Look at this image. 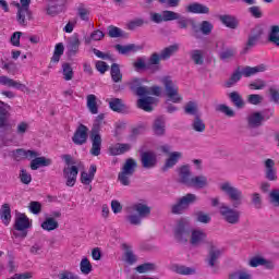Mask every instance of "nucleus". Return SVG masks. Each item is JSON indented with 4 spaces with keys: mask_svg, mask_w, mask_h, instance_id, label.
I'll list each match as a JSON object with an SVG mask.
<instances>
[{
    "mask_svg": "<svg viewBox=\"0 0 279 279\" xmlns=\"http://www.w3.org/2000/svg\"><path fill=\"white\" fill-rule=\"evenodd\" d=\"M220 191L229 197L231 201V206L221 203L219 197L210 198L213 208L219 207V215L222 217L223 221L230 223L231 226H236L241 221V213L236 208L243 206V192L235 187L230 182H225L220 184Z\"/></svg>",
    "mask_w": 279,
    "mask_h": 279,
    "instance_id": "f257e3e1",
    "label": "nucleus"
},
{
    "mask_svg": "<svg viewBox=\"0 0 279 279\" xmlns=\"http://www.w3.org/2000/svg\"><path fill=\"white\" fill-rule=\"evenodd\" d=\"M179 182L180 184H184L189 189H207L208 186V177L205 174L193 175L191 172V167L189 166H181L179 169Z\"/></svg>",
    "mask_w": 279,
    "mask_h": 279,
    "instance_id": "f03ea898",
    "label": "nucleus"
},
{
    "mask_svg": "<svg viewBox=\"0 0 279 279\" xmlns=\"http://www.w3.org/2000/svg\"><path fill=\"white\" fill-rule=\"evenodd\" d=\"M106 119V113H99L94 120L92 130L89 132V138L92 141V148L89 150L92 156H101V125H104V120Z\"/></svg>",
    "mask_w": 279,
    "mask_h": 279,
    "instance_id": "7ed1b4c3",
    "label": "nucleus"
},
{
    "mask_svg": "<svg viewBox=\"0 0 279 279\" xmlns=\"http://www.w3.org/2000/svg\"><path fill=\"white\" fill-rule=\"evenodd\" d=\"M265 71H267V65L264 63L253 68L250 65H246L242 70L241 68H238L232 73L230 78L225 83V86L226 88H232L234 84H236L238 82H241V77H252V75H256L258 73H265Z\"/></svg>",
    "mask_w": 279,
    "mask_h": 279,
    "instance_id": "20e7f679",
    "label": "nucleus"
},
{
    "mask_svg": "<svg viewBox=\"0 0 279 279\" xmlns=\"http://www.w3.org/2000/svg\"><path fill=\"white\" fill-rule=\"evenodd\" d=\"M129 213L137 214L128 215L125 217V220L131 226H141V223H143V219H147V217L151 215V207L143 203H135L131 207H129Z\"/></svg>",
    "mask_w": 279,
    "mask_h": 279,
    "instance_id": "39448f33",
    "label": "nucleus"
},
{
    "mask_svg": "<svg viewBox=\"0 0 279 279\" xmlns=\"http://www.w3.org/2000/svg\"><path fill=\"white\" fill-rule=\"evenodd\" d=\"M193 232V226L191 220L187 218H181L174 228V239L177 243L186 244L191 239V233Z\"/></svg>",
    "mask_w": 279,
    "mask_h": 279,
    "instance_id": "423d86ee",
    "label": "nucleus"
},
{
    "mask_svg": "<svg viewBox=\"0 0 279 279\" xmlns=\"http://www.w3.org/2000/svg\"><path fill=\"white\" fill-rule=\"evenodd\" d=\"M136 167H138L136 160L132 158L125 160L122 170L118 174V180L122 184V186H130V178L134 175Z\"/></svg>",
    "mask_w": 279,
    "mask_h": 279,
    "instance_id": "0eeeda50",
    "label": "nucleus"
},
{
    "mask_svg": "<svg viewBox=\"0 0 279 279\" xmlns=\"http://www.w3.org/2000/svg\"><path fill=\"white\" fill-rule=\"evenodd\" d=\"M195 202H197V195L187 193L171 206L172 215H182V213H184V210H189V206H191V204H195Z\"/></svg>",
    "mask_w": 279,
    "mask_h": 279,
    "instance_id": "6e6552de",
    "label": "nucleus"
},
{
    "mask_svg": "<svg viewBox=\"0 0 279 279\" xmlns=\"http://www.w3.org/2000/svg\"><path fill=\"white\" fill-rule=\"evenodd\" d=\"M14 230H17L16 233L14 232V236L16 239H25L27 236V230L32 228V222L29 221V218L25 214H19L15 218V222L13 226Z\"/></svg>",
    "mask_w": 279,
    "mask_h": 279,
    "instance_id": "1a4fd4ad",
    "label": "nucleus"
},
{
    "mask_svg": "<svg viewBox=\"0 0 279 279\" xmlns=\"http://www.w3.org/2000/svg\"><path fill=\"white\" fill-rule=\"evenodd\" d=\"M161 84H163L166 95L172 104H180L182 101V96L178 93L179 88L173 84L171 76H163Z\"/></svg>",
    "mask_w": 279,
    "mask_h": 279,
    "instance_id": "9d476101",
    "label": "nucleus"
},
{
    "mask_svg": "<svg viewBox=\"0 0 279 279\" xmlns=\"http://www.w3.org/2000/svg\"><path fill=\"white\" fill-rule=\"evenodd\" d=\"M223 256V248H219L215 243H208V254L205 259L208 267H217L219 265V258Z\"/></svg>",
    "mask_w": 279,
    "mask_h": 279,
    "instance_id": "9b49d317",
    "label": "nucleus"
},
{
    "mask_svg": "<svg viewBox=\"0 0 279 279\" xmlns=\"http://www.w3.org/2000/svg\"><path fill=\"white\" fill-rule=\"evenodd\" d=\"M266 121H269V116L265 117L260 111H254L246 117V123L250 130L262 128Z\"/></svg>",
    "mask_w": 279,
    "mask_h": 279,
    "instance_id": "f8f14e48",
    "label": "nucleus"
},
{
    "mask_svg": "<svg viewBox=\"0 0 279 279\" xmlns=\"http://www.w3.org/2000/svg\"><path fill=\"white\" fill-rule=\"evenodd\" d=\"M128 86L131 93H134L137 97H146L150 93L149 87L143 86V78H132L128 82Z\"/></svg>",
    "mask_w": 279,
    "mask_h": 279,
    "instance_id": "ddd939ff",
    "label": "nucleus"
},
{
    "mask_svg": "<svg viewBox=\"0 0 279 279\" xmlns=\"http://www.w3.org/2000/svg\"><path fill=\"white\" fill-rule=\"evenodd\" d=\"M264 178L268 182H278V170L274 159H266L264 161Z\"/></svg>",
    "mask_w": 279,
    "mask_h": 279,
    "instance_id": "4468645a",
    "label": "nucleus"
},
{
    "mask_svg": "<svg viewBox=\"0 0 279 279\" xmlns=\"http://www.w3.org/2000/svg\"><path fill=\"white\" fill-rule=\"evenodd\" d=\"M72 142L74 145H86L88 143V126L78 124L72 136Z\"/></svg>",
    "mask_w": 279,
    "mask_h": 279,
    "instance_id": "2eb2a0df",
    "label": "nucleus"
},
{
    "mask_svg": "<svg viewBox=\"0 0 279 279\" xmlns=\"http://www.w3.org/2000/svg\"><path fill=\"white\" fill-rule=\"evenodd\" d=\"M77 173H80V168H77V166H68L63 168V179L68 186H75V182H77Z\"/></svg>",
    "mask_w": 279,
    "mask_h": 279,
    "instance_id": "dca6fc26",
    "label": "nucleus"
},
{
    "mask_svg": "<svg viewBox=\"0 0 279 279\" xmlns=\"http://www.w3.org/2000/svg\"><path fill=\"white\" fill-rule=\"evenodd\" d=\"M206 239H208V234L204 229H192L189 241L192 247H199V245H204V243H206Z\"/></svg>",
    "mask_w": 279,
    "mask_h": 279,
    "instance_id": "f3484780",
    "label": "nucleus"
},
{
    "mask_svg": "<svg viewBox=\"0 0 279 279\" xmlns=\"http://www.w3.org/2000/svg\"><path fill=\"white\" fill-rule=\"evenodd\" d=\"M141 162L144 169H154L158 165V157L154 151L140 150Z\"/></svg>",
    "mask_w": 279,
    "mask_h": 279,
    "instance_id": "a211bd4d",
    "label": "nucleus"
},
{
    "mask_svg": "<svg viewBox=\"0 0 279 279\" xmlns=\"http://www.w3.org/2000/svg\"><path fill=\"white\" fill-rule=\"evenodd\" d=\"M140 97L142 98L137 100V108L144 112H154V106H157L158 99L148 95Z\"/></svg>",
    "mask_w": 279,
    "mask_h": 279,
    "instance_id": "6ab92c4d",
    "label": "nucleus"
},
{
    "mask_svg": "<svg viewBox=\"0 0 279 279\" xmlns=\"http://www.w3.org/2000/svg\"><path fill=\"white\" fill-rule=\"evenodd\" d=\"M16 8H17L16 21L19 25H23L24 27H27V21H32V19H34L32 11L29 10V8L21 7V3H17Z\"/></svg>",
    "mask_w": 279,
    "mask_h": 279,
    "instance_id": "aec40b11",
    "label": "nucleus"
},
{
    "mask_svg": "<svg viewBox=\"0 0 279 279\" xmlns=\"http://www.w3.org/2000/svg\"><path fill=\"white\" fill-rule=\"evenodd\" d=\"M0 130H9L10 128V111L12 110V107L3 101L0 100Z\"/></svg>",
    "mask_w": 279,
    "mask_h": 279,
    "instance_id": "412c9836",
    "label": "nucleus"
},
{
    "mask_svg": "<svg viewBox=\"0 0 279 279\" xmlns=\"http://www.w3.org/2000/svg\"><path fill=\"white\" fill-rule=\"evenodd\" d=\"M0 84L2 86H8L9 88H16L17 90H22V93H28L29 94V87H27L25 84H22L21 82H16L5 75L0 76Z\"/></svg>",
    "mask_w": 279,
    "mask_h": 279,
    "instance_id": "4be33fe9",
    "label": "nucleus"
},
{
    "mask_svg": "<svg viewBox=\"0 0 279 279\" xmlns=\"http://www.w3.org/2000/svg\"><path fill=\"white\" fill-rule=\"evenodd\" d=\"M252 34L253 35L248 36V40L246 43L244 51H250V49H252V47L256 46V43H258V40L260 39V36H263V27L255 26L252 29Z\"/></svg>",
    "mask_w": 279,
    "mask_h": 279,
    "instance_id": "5701e85b",
    "label": "nucleus"
},
{
    "mask_svg": "<svg viewBox=\"0 0 279 279\" xmlns=\"http://www.w3.org/2000/svg\"><path fill=\"white\" fill-rule=\"evenodd\" d=\"M190 14H210V8L199 2H193L186 7Z\"/></svg>",
    "mask_w": 279,
    "mask_h": 279,
    "instance_id": "b1692460",
    "label": "nucleus"
},
{
    "mask_svg": "<svg viewBox=\"0 0 279 279\" xmlns=\"http://www.w3.org/2000/svg\"><path fill=\"white\" fill-rule=\"evenodd\" d=\"M153 130L157 136H165V132H167V119L165 117H158L154 122Z\"/></svg>",
    "mask_w": 279,
    "mask_h": 279,
    "instance_id": "393cba45",
    "label": "nucleus"
},
{
    "mask_svg": "<svg viewBox=\"0 0 279 279\" xmlns=\"http://www.w3.org/2000/svg\"><path fill=\"white\" fill-rule=\"evenodd\" d=\"M80 37L77 35H73L69 41H68V56L73 57L76 56L77 52L80 51Z\"/></svg>",
    "mask_w": 279,
    "mask_h": 279,
    "instance_id": "a878e982",
    "label": "nucleus"
},
{
    "mask_svg": "<svg viewBox=\"0 0 279 279\" xmlns=\"http://www.w3.org/2000/svg\"><path fill=\"white\" fill-rule=\"evenodd\" d=\"M160 60H162V57L158 54V52L150 54L147 62L148 71H151V73H158V71H160Z\"/></svg>",
    "mask_w": 279,
    "mask_h": 279,
    "instance_id": "bb28decb",
    "label": "nucleus"
},
{
    "mask_svg": "<svg viewBox=\"0 0 279 279\" xmlns=\"http://www.w3.org/2000/svg\"><path fill=\"white\" fill-rule=\"evenodd\" d=\"M219 21L222 25H226L229 29H236L239 27V20L234 15L225 14L219 15Z\"/></svg>",
    "mask_w": 279,
    "mask_h": 279,
    "instance_id": "cd10ccee",
    "label": "nucleus"
},
{
    "mask_svg": "<svg viewBox=\"0 0 279 279\" xmlns=\"http://www.w3.org/2000/svg\"><path fill=\"white\" fill-rule=\"evenodd\" d=\"M64 5H66V0H61V3L50 2L46 9L49 16H57L60 12H64Z\"/></svg>",
    "mask_w": 279,
    "mask_h": 279,
    "instance_id": "c85d7f7f",
    "label": "nucleus"
},
{
    "mask_svg": "<svg viewBox=\"0 0 279 279\" xmlns=\"http://www.w3.org/2000/svg\"><path fill=\"white\" fill-rule=\"evenodd\" d=\"M52 161L50 158L36 156L35 159L31 161V169L32 171H38L40 167H49Z\"/></svg>",
    "mask_w": 279,
    "mask_h": 279,
    "instance_id": "c756f323",
    "label": "nucleus"
},
{
    "mask_svg": "<svg viewBox=\"0 0 279 279\" xmlns=\"http://www.w3.org/2000/svg\"><path fill=\"white\" fill-rule=\"evenodd\" d=\"M130 149H132L131 144L118 143L114 146L109 147V153H110L111 156H121V155L130 151Z\"/></svg>",
    "mask_w": 279,
    "mask_h": 279,
    "instance_id": "7c9ffc66",
    "label": "nucleus"
},
{
    "mask_svg": "<svg viewBox=\"0 0 279 279\" xmlns=\"http://www.w3.org/2000/svg\"><path fill=\"white\" fill-rule=\"evenodd\" d=\"M36 156H39V154L35 150H25L23 148H19L13 151V158L17 161L25 158H36Z\"/></svg>",
    "mask_w": 279,
    "mask_h": 279,
    "instance_id": "2f4dec72",
    "label": "nucleus"
},
{
    "mask_svg": "<svg viewBox=\"0 0 279 279\" xmlns=\"http://www.w3.org/2000/svg\"><path fill=\"white\" fill-rule=\"evenodd\" d=\"M182 158V153L180 151H173L170 154L169 158L166 160V163L162 167V171H169V169H172V167H175L178 165V160Z\"/></svg>",
    "mask_w": 279,
    "mask_h": 279,
    "instance_id": "473e14b6",
    "label": "nucleus"
},
{
    "mask_svg": "<svg viewBox=\"0 0 279 279\" xmlns=\"http://www.w3.org/2000/svg\"><path fill=\"white\" fill-rule=\"evenodd\" d=\"M0 219L3 225L10 226V221H12V209L10 208V204L5 203L1 206Z\"/></svg>",
    "mask_w": 279,
    "mask_h": 279,
    "instance_id": "72a5a7b5",
    "label": "nucleus"
},
{
    "mask_svg": "<svg viewBox=\"0 0 279 279\" xmlns=\"http://www.w3.org/2000/svg\"><path fill=\"white\" fill-rule=\"evenodd\" d=\"M230 101L238 108V110H241L245 108V100H243V96L239 94V92H231L229 94Z\"/></svg>",
    "mask_w": 279,
    "mask_h": 279,
    "instance_id": "f704fd0d",
    "label": "nucleus"
},
{
    "mask_svg": "<svg viewBox=\"0 0 279 279\" xmlns=\"http://www.w3.org/2000/svg\"><path fill=\"white\" fill-rule=\"evenodd\" d=\"M108 102L110 110L113 112H123L128 108L121 98H111Z\"/></svg>",
    "mask_w": 279,
    "mask_h": 279,
    "instance_id": "c9c22d12",
    "label": "nucleus"
},
{
    "mask_svg": "<svg viewBox=\"0 0 279 279\" xmlns=\"http://www.w3.org/2000/svg\"><path fill=\"white\" fill-rule=\"evenodd\" d=\"M174 271L175 274H179V276H195V274H197L195 267H187L184 265H175Z\"/></svg>",
    "mask_w": 279,
    "mask_h": 279,
    "instance_id": "e433bc0d",
    "label": "nucleus"
},
{
    "mask_svg": "<svg viewBox=\"0 0 279 279\" xmlns=\"http://www.w3.org/2000/svg\"><path fill=\"white\" fill-rule=\"evenodd\" d=\"M190 58L194 64L202 66L204 64V50L193 49L190 51Z\"/></svg>",
    "mask_w": 279,
    "mask_h": 279,
    "instance_id": "4c0bfd02",
    "label": "nucleus"
},
{
    "mask_svg": "<svg viewBox=\"0 0 279 279\" xmlns=\"http://www.w3.org/2000/svg\"><path fill=\"white\" fill-rule=\"evenodd\" d=\"M108 36L109 38H128L129 34L114 25H110L108 26Z\"/></svg>",
    "mask_w": 279,
    "mask_h": 279,
    "instance_id": "58836bf2",
    "label": "nucleus"
},
{
    "mask_svg": "<svg viewBox=\"0 0 279 279\" xmlns=\"http://www.w3.org/2000/svg\"><path fill=\"white\" fill-rule=\"evenodd\" d=\"M87 108L90 114H99V106L97 105V96L89 94L87 96Z\"/></svg>",
    "mask_w": 279,
    "mask_h": 279,
    "instance_id": "ea45409f",
    "label": "nucleus"
},
{
    "mask_svg": "<svg viewBox=\"0 0 279 279\" xmlns=\"http://www.w3.org/2000/svg\"><path fill=\"white\" fill-rule=\"evenodd\" d=\"M180 49V46L178 44H173L169 47H166L163 50H161V60H169L171 56H174V53H178Z\"/></svg>",
    "mask_w": 279,
    "mask_h": 279,
    "instance_id": "a19ab883",
    "label": "nucleus"
},
{
    "mask_svg": "<svg viewBox=\"0 0 279 279\" xmlns=\"http://www.w3.org/2000/svg\"><path fill=\"white\" fill-rule=\"evenodd\" d=\"M43 230H46L47 232H51L53 230H58L60 228V223L53 218H46V220L41 223Z\"/></svg>",
    "mask_w": 279,
    "mask_h": 279,
    "instance_id": "79ce46f5",
    "label": "nucleus"
},
{
    "mask_svg": "<svg viewBox=\"0 0 279 279\" xmlns=\"http://www.w3.org/2000/svg\"><path fill=\"white\" fill-rule=\"evenodd\" d=\"M192 130L198 133L206 132V123H204L202 114L194 117V120L192 122Z\"/></svg>",
    "mask_w": 279,
    "mask_h": 279,
    "instance_id": "37998d69",
    "label": "nucleus"
},
{
    "mask_svg": "<svg viewBox=\"0 0 279 279\" xmlns=\"http://www.w3.org/2000/svg\"><path fill=\"white\" fill-rule=\"evenodd\" d=\"M219 58L222 62H228L233 60L234 56H236V49L234 48H225L221 52H219Z\"/></svg>",
    "mask_w": 279,
    "mask_h": 279,
    "instance_id": "c03bdc74",
    "label": "nucleus"
},
{
    "mask_svg": "<svg viewBox=\"0 0 279 279\" xmlns=\"http://www.w3.org/2000/svg\"><path fill=\"white\" fill-rule=\"evenodd\" d=\"M114 49L120 53L121 56H128V53H132V51H136V45L130 44L126 46H123L121 44H117L114 46Z\"/></svg>",
    "mask_w": 279,
    "mask_h": 279,
    "instance_id": "a18cd8bd",
    "label": "nucleus"
},
{
    "mask_svg": "<svg viewBox=\"0 0 279 279\" xmlns=\"http://www.w3.org/2000/svg\"><path fill=\"white\" fill-rule=\"evenodd\" d=\"M64 56V44L59 43L54 46L53 56L51 57V62L58 63L60 62V58Z\"/></svg>",
    "mask_w": 279,
    "mask_h": 279,
    "instance_id": "49530a36",
    "label": "nucleus"
},
{
    "mask_svg": "<svg viewBox=\"0 0 279 279\" xmlns=\"http://www.w3.org/2000/svg\"><path fill=\"white\" fill-rule=\"evenodd\" d=\"M279 26L272 25L270 27V32L268 34V40L269 43H272V45H276V47H279Z\"/></svg>",
    "mask_w": 279,
    "mask_h": 279,
    "instance_id": "de8ad7c7",
    "label": "nucleus"
},
{
    "mask_svg": "<svg viewBox=\"0 0 279 279\" xmlns=\"http://www.w3.org/2000/svg\"><path fill=\"white\" fill-rule=\"evenodd\" d=\"M185 114H192V117H199L202 113L197 109V102L189 101L184 107Z\"/></svg>",
    "mask_w": 279,
    "mask_h": 279,
    "instance_id": "09e8293b",
    "label": "nucleus"
},
{
    "mask_svg": "<svg viewBox=\"0 0 279 279\" xmlns=\"http://www.w3.org/2000/svg\"><path fill=\"white\" fill-rule=\"evenodd\" d=\"M111 80L113 82H121L123 80V74H121V68L119 66V63L111 64Z\"/></svg>",
    "mask_w": 279,
    "mask_h": 279,
    "instance_id": "8fccbe9b",
    "label": "nucleus"
},
{
    "mask_svg": "<svg viewBox=\"0 0 279 279\" xmlns=\"http://www.w3.org/2000/svg\"><path fill=\"white\" fill-rule=\"evenodd\" d=\"M81 272L84 274V276H88L93 271V264H90V260H88V257H83L80 264Z\"/></svg>",
    "mask_w": 279,
    "mask_h": 279,
    "instance_id": "3c124183",
    "label": "nucleus"
},
{
    "mask_svg": "<svg viewBox=\"0 0 279 279\" xmlns=\"http://www.w3.org/2000/svg\"><path fill=\"white\" fill-rule=\"evenodd\" d=\"M215 26L209 21H203L199 24V32L203 34V36H210Z\"/></svg>",
    "mask_w": 279,
    "mask_h": 279,
    "instance_id": "603ef678",
    "label": "nucleus"
},
{
    "mask_svg": "<svg viewBox=\"0 0 279 279\" xmlns=\"http://www.w3.org/2000/svg\"><path fill=\"white\" fill-rule=\"evenodd\" d=\"M62 74H63V80L65 82H71L73 80V68L71 66V63H63L62 64Z\"/></svg>",
    "mask_w": 279,
    "mask_h": 279,
    "instance_id": "864d4df0",
    "label": "nucleus"
},
{
    "mask_svg": "<svg viewBox=\"0 0 279 279\" xmlns=\"http://www.w3.org/2000/svg\"><path fill=\"white\" fill-rule=\"evenodd\" d=\"M230 279H252V274H250L247 270L242 269L234 272H231L229 275Z\"/></svg>",
    "mask_w": 279,
    "mask_h": 279,
    "instance_id": "5fc2aeb1",
    "label": "nucleus"
},
{
    "mask_svg": "<svg viewBox=\"0 0 279 279\" xmlns=\"http://www.w3.org/2000/svg\"><path fill=\"white\" fill-rule=\"evenodd\" d=\"M123 250H126V252L124 253L125 263H128L129 265H134V263H136V255H134V253L129 250L128 244H123Z\"/></svg>",
    "mask_w": 279,
    "mask_h": 279,
    "instance_id": "6e6d98bb",
    "label": "nucleus"
},
{
    "mask_svg": "<svg viewBox=\"0 0 279 279\" xmlns=\"http://www.w3.org/2000/svg\"><path fill=\"white\" fill-rule=\"evenodd\" d=\"M251 204H253L254 208L260 210L263 208V197H260L259 193L251 194Z\"/></svg>",
    "mask_w": 279,
    "mask_h": 279,
    "instance_id": "4d7b16f0",
    "label": "nucleus"
},
{
    "mask_svg": "<svg viewBox=\"0 0 279 279\" xmlns=\"http://www.w3.org/2000/svg\"><path fill=\"white\" fill-rule=\"evenodd\" d=\"M195 219L198 223H210V215L199 210V211H196L195 214Z\"/></svg>",
    "mask_w": 279,
    "mask_h": 279,
    "instance_id": "13d9d810",
    "label": "nucleus"
},
{
    "mask_svg": "<svg viewBox=\"0 0 279 279\" xmlns=\"http://www.w3.org/2000/svg\"><path fill=\"white\" fill-rule=\"evenodd\" d=\"M156 269V264L145 263L135 268L137 274H147V271H154Z\"/></svg>",
    "mask_w": 279,
    "mask_h": 279,
    "instance_id": "bf43d9fd",
    "label": "nucleus"
},
{
    "mask_svg": "<svg viewBox=\"0 0 279 279\" xmlns=\"http://www.w3.org/2000/svg\"><path fill=\"white\" fill-rule=\"evenodd\" d=\"M178 19H180V13L169 10L163 11L165 23H168L169 21H178Z\"/></svg>",
    "mask_w": 279,
    "mask_h": 279,
    "instance_id": "052dcab7",
    "label": "nucleus"
},
{
    "mask_svg": "<svg viewBox=\"0 0 279 279\" xmlns=\"http://www.w3.org/2000/svg\"><path fill=\"white\" fill-rule=\"evenodd\" d=\"M217 112H222V114H226V117H234V110L230 109L228 105H218L216 107Z\"/></svg>",
    "mask_w": 279,
    "mask_h": 279,
    "instance_id": "680f3d73",
    "label": "nucleus"
},
{
    "mask_svg": "<svg viewBox=\"0 0 279 279\" xmlns=\"http://www.w3.org/2000/svg\"><path fill=\"white\" fill-rule=\"evenodd\" d=\"M190 23H191V20L179 14V19H177V25H179V29H189Z\"/></svg>",
    "mask_w": 279,
    "mask_h": 279,
    "instance_id": "e2e57ef3",
    "label": "nucleus"
},
{
    "mask_svg": "<svg viewBox=\"0 0 279 279\" xmlns=\"http://www.w3.org/2000/svg\"><path fill=\"white\" fill-rule=\"evenodd\" d=\"M106 36V34H104V32H101L100 29H97V31H94L92 34H90V37L87 38L85 40V43L90 44V40H101V38H104Z\"/></svg>",
    "mask_w": 279,
    "mask_h": 279,
    "instance_id": "0e129e2a",
    "label": "nucleus"
},
{
    "mask_svg": "<svg viewBox=\"0 0 279 279\" xmlns=\"http://www.w3.org/2000/svg\"><path fill=\"white\" fill-rule=\"evenodd\" d=\"M270 101L279 106V92L278 89L270 87L269 89Z\"/></svg>",
    "mask_w": 279,
    "mask_h": 279,
    "instance_id": "69168bd1",
    "label": "nucleus"
},
{
    "mask_svg": "<svg viewBox=\"0 0 279 279\" xmlns=\"http://www.w3.org/2000/svg\"><path fill=\"white\" fill-rule=\"evenodd\" d=\"M59 279H80V276L69 270H64L59 274Z\"/></svg>",
    "mask_w": 279,
    "mask_h": 279,
    "instance_id": "338daca9",
    "label": "nucleus"
},
{
    "mask_svg": "<svg viewBox=\"0 0 279 279\" xmlns=\"http://www.w3.org/2000/svg\"><path fill=\"white\" fill-rule=\"evenodd\" d=\"M270 203L275 204V206H279V190L275 189L269 194Z\"/></svg>",
    "mask_w": 279,
    "mask_h": 279,
    "instance_id": "774afa93",
    "label": "nucleus"
}]
</instances>
